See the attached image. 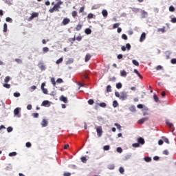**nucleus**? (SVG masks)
I'll list each match as a JSON object with an SVG mask.
<instances>
[{
	"mask_svg": "<svg viewBox=\"0 0 176 176\" xmlns=\"http://www.w3.org/2000/svg\"><path fill=\"white\" fill-rule=\"evenodd\" d=\"M17 155V153L16 152H12V153H10L8 154L9 156L12 157V156H16Z\"/></svg>",
	"mask_w": 176,
	"mask_h": 176,
	"instance_id": "09e8293b",
	"label": "nucleus"
},
{
	"mask_svg": "<svg viewBox=\"0 0 176 176\" xmlns=\"http://www.w3.org/2000/svg\"><path fill=\"white\" fill-rule=\"evenodd\" d=\"M102 14L103 17H107L108 16V12L107 11V10H103L102 11Z\"/></svg>",
	"mask_w": 176,
	"mask_h": 176,
	"instance_id": "f3484780",
	"label": "nucleus"
},
{
	"mask_svg": "<svg viewBox=\"0 0 176 176\" xmlns=\"http://www.w3.org/2000/svg\"><path fill=\"white\" fill-rule=\"evenodd\" d=\"M144 160H145V162H146L147 163H149V162H152V158L150 157H145L144 158Z\"/></svg>",
	"mask_w": 176,
	"mask_h": 176,
	"instance_id": "aec40b11",
	"label": "nucleus"
},
{
	"mask_svg": "<svg viewBox=\"0 0 176 176\" xmlns=\"http://www.w3.org/2000/svg\"><path fill=\"white\" fill-rule=\"evenodd\" d=\"M56 83H64V80H63L62 78H58L56 80Z\"/></svg>",
	"mask_w": 176,
	"mask_h": 176,
	"instance_id": "de8ad7c7",
	"label": "nucleus"
},
{
	"mask_svg": "<svg viewBox=\"0 0 176 176\" xmlns=\"http://www.w3.org/2000/svg\"><path fill=\"white\" fill-rule=\"evenodd\" d=\"M6 21H7L8 23H12L13 19H12V18H10V17H7L6 19Z\"/></svg>",
	"mask_w": 176,
	"mask_h": 176,
	"instance_id": "4c0bfd02",
	"label": "nucleus"
},
{
	"mask_svg": "<svg viewBox=\"0 0 176 176\" xmlns=\"http://www.w3.org/2000/svg\"><path fill=\"white\" fill-rule=\"evenodd\" d=\"M14 97H20V93H17V92L14 93Z\"/></svg>",
	"mask_w": 176,
	"mask_h": 176,
	"instance_id": "338daca9",
	"label": "nucleus"
},
{
	"mask_svg": "<svg viewBox=\"0 0 176 176\" xmlns=\"http://www.w3.org/2000/svg\"><path fill=\"white\" fill-rule=\"evenodd\" d=\"M111 146H109V145H106V146H104L103 147V149L104 151H109Z\"/></svg>",
	"mask_w": 176,
	"mask_h": 176,
	"instance_id": "c9c22d12",
	"label": "nucleus"
},
{
	"mask_svg": "<svg viewBox=\"0 0 176 176\" xmlns=\"http://www.w3.org/2000/svg\"><path fill=\"white\" fill-rule=\"evenodd\" d=\"M169 10H170V12H175V8H174V6H170L169 7Z\"/></svg>",
	"mask_w": 176,
	"mask_h": 176,
	"instance_id": "5fc2aeb1",
	"label": "nucleus"
},
{
	"mask_svg": "<svg viewBox=\"0 0 176 176\" xmlns=\"http://www.w3.org/2000/svg\"><path fill=\"white\" fill-rule=\"evenodd\" d=\"M72 17H74V19H76L77 16H78V12L76 11H73L72 12Z\"/></svg>",
	"mask_w": 176,
	"mask_h": 176,
	"instance_id": "6ab92c4d",
	"label": "nucleus"
},
{
	"mask_svg": "<svg viewBox=\"0 0 176 176\" xmlns=\"http://www.w3.org/2000/svg\"><path fill=\"white\" fill-rule=\"evenodd\" d=\"M60 100L65 102V104H67V102H68V99L67 98H65L64 96H60Z\"/></svg>",
	"mask_w": 176,
	"mask_h": 176,
	"instance_id": "9b49d317",
	"label": "nucleus"
},
{
	"mask_svg": "<svg viewBox=\"0 0 176 176\" xmlns=\"http://www.w3.org/2000/svg\"><path fill=\"white\" fill-rule=\"evenodd\" d=\"M96 133L98 134V137H101L102 135V127L97 126L96 127Z\"/></svg>",
	"mask_w": 176,
	"mask_h": 176,
	"instance_id": "f03ea898",
	"label": "nucleus"
},
{
	"mask_svg": "<svg viewBox=\"0 0 176 176\" xmlns=\"http://www.w3.org/2000/svg\"><path fill=\"white\" fill-rule=\"evenodd\" d=\"M76 41H78V42H80V41H82V36H78L76 37Z\"/></svg>",
	"mask_w": 176,
	"mask_h": 176,
	"instance_id": "052dcab7",
	"label": "nucleus"
},
{
	"mask_svg": "<svg viewBox=\"0 0 176 176\" xmlns=\"http://www.w3.org/2000/svg\"><path fill=\"white\" fill-rule=\"evenodd\" d=\"M98 8H100V6H98V5H94L91 7V10H96L98 9Z\"/></svg>",
	"mask_w": 176,
	"mask_h": 176,
	"instance_id": "473e14b6",
	"label": "nucleus"
},
{
	"mask_svg": "<svg viewBox=\"0 0 176 176\" xmlns=\"http://www.w3.org/2000/svg\"><path fill=\"white\" fill-rule=\"evenodd\" d=\"M120 76H123L124 78H126V76H127V72H126L125 70H122L120 72Z\"/></svg>",
	"mask_w": 176,
	"mask_h": 176,
	"instance_id": "dca6fc26",
	"label": "nucleus"
},
{
	"mask_svg": "<svg viewBox=\"0 0 176 176\" xmlns=\"http://www.w3.org/2000/svg\"><path fill=\"white\" fill-rule=\"evenodd\" d=\"M14 113L15 116H18V118H20V116L19 114L20 113V108L17 107L14 110Z\"/></svg>",
	"mask_w": 176,
	"mask_h": 176,
	"instance_id": "1a4fd4ad",
	"label": "nucleus"
},
{
	"mask_svg": "<svg viewBox=\"0 0 176 176\" xmlns=\"http://www.w3.org/2000/svg\"><path fill=\"white\" fill-rule=\"evenodd\" d=\"M153 98L155 102H159V97H157V95H156L155 94L153 95Z\"/></svg>",
	"mask_w": 176,
	"mask_h": 176,
	"instance_id": "b1692460",
	"label": "nucleus"
},
{
	"mask_svg": "<svg viewBox=\"0 0 176 176\" xmlns=\"http://www.w3.org/2000/svg\"><path fill=\"white\" fill-rule=\"evenodd\" d=\"M166 124H167V126H168L170 129L173 128V126H174L173 123H170L168 120L166 121Z\"/></svg>",
	"mask_w": 176,
	"mask_h": 176,
	"instance_id": "412c9836",
	"label": "nucleus"
},
{
	"mask_svg": "<svg viewBox=\"0 0 176 176\" xmlns=\"http://www.w3.org/2000/svg\"><path fill=\"white\" fill-rule=\"evenodd\" d=\"M32 116H33V118H39V113H33L32 114Z\"/></svg>",
	"mask_w": 176,
	"mask_h": 176,
	"instance_id": "ea45409f",
	"label": "nucleus"
},
{
	"mask_svg": "<svg viewBox=\"0 0 176 176\" xmlns=\"http://www.w3.org/2000/svg\"><path fill=\"white\" fill-rule=\"evenodd\" d=\"M88 104H89V105H93V104H94V100L93 99H89V100H88Z\"/></svg>",
	"mask_w": 176,
	"mask_h": 176,
	"instance_id": "79ce46f5",
	"label": "nucleus"
},
{
	"mask_svg": "<svg viewBox=\"0 0 176 176\" xmlns=\"http://www.w3.org/2000/svg\"><path fill=\"white\" fill-rule=\"evenodd\" d=\"M171 64H176V58H173L170 60Z\"/></svg>",
	"mask_w": 176,
	"mask_h": 176,
	"instance_id": "e2e57ef3",
	"label": "nucleus"
},
{
	"mask_svg": "<svg viewBox=\"0 0 176 176\" xmlns=\"http://www.w3.org/2000/svg\"><path fill=\"white\" fill-rule=\"evenodd\" d=\"M43 93H44V94H47V90L45 88L41 89Z\"/></svg>",
	"mask_w": 176,
	"mask_h": 176,
	"instance_id": "0e129e2a",
	"label": "nucleus"
},
{
	"mask_svg": "<svg viewBox=\"0 0 176 176\" xmlns=\"http://www.w3.org/2000/svg\"><path fill=\"white\" fill-rule=\"evenodd\" d=\"M155 69L157 71H160V69H163V67H162V65H158L155 67Z\"/></svg>",
	"mask_w": 176,
	"mask_h": 176,
	"instance_id": "603ef678",
	"label": "nucleus"
},
{
	"mask_svg": "<svg viewBox=\"0 0 176 176\" xmlns=\"http://www.w3.org/2000/svg\"><path fill=\"white\" fill-rule=\"evenodd\" d=\"M3 87H6V89H10V84H3Z\"/></svg>",
	"mask_w": 176,
	"mask_h": 176,
	"instance_id": "8fccbe9b",
	"label": "nucleus"
},
{
	"mask_svg": "<svg viewBox=\"0 0 176 176\" xmlns=\"http://www.w3.org/2000/svg\"><path fill=\"white\" fill-rule=\"evenodd\" d=\"M115 126H116L118 130H120V131L122 130V126H120V124L116 123V124H115Z\"/></svg>",
	"mask_w": 176,
	"mask_h": 176,
	"instance_id": "c03bdc74",
	"label": "nucleus"
},
{
	"mask_svg": "<svg viewBox=\"0 0 176 176\" xmlns=\"http://www.w3.org/2000/svg\"><path fill=\"white\" fill-rule=\"evenodd\" d=\"M115 96H116V97L120 98V94L118 91L115 92Z\"/></svg>",
	"mask_w": 176,
	"mask_h": 176,
	"instance_id": "13d9d810",
	"label": "nucleus"
},
{
	"mask_svg": "<svg viewBox=\"0 0 176 176\" xmlns=\"http://www.w3.org/2000/svg\"><path fill=\"white\" fill-rule=\"evenodd\" d=\"M132 63L136 67H138V65H140V63H138V61L134 59L132 60Z\"/></svg>",
	"mask_w": 176,
	"mask_h": 176,
	"instance_id": "393cba45",
	"label": "nucleus"
},
{
	"mask_svg": "<svg viewBox=\"0 0 176 176\" xmlns=\"http://www.w3.org/2000/svg\"><path fill=\"white\" fill-rule=\"evenodd\" d=\"M129 109L131 112H135V111H137V109H135V106L134 105L131 106Z\"/></svg>",
	"mask_w": 176,
	"mask_h": 176,
	"instance_id": "4be33fe9",
	"label": "nucleus"
},
{
	"mask_svg": "<svg viewBox=\"0 0 176 176\" xmlns=\"http://www.w3.org/2000/svg\"><path fill=\"white\" fill-rule=\"evenodd\" d=\"M122 38L124 39V41H127V35L123 34L122 35Z\"/></svg>",
	"mask_w": 176,
	"mask_h": 176,
	"instance_id": "6e6d98bb",
	"label": "nucleus"
},
{
	"mask_svg": "<svg viewBox=\"0 0 176 176\" xmlns=\"http://www.w3.org/2000/svg\"><path fill=\"white\" fill-rule=\"evenodd\" d=\"M64 176H71V173L69 172H65L64 174H63Z\"/></svg>",
	"mask_w": 176,
	"mask_h": 176,
	"instance_id": "69168bd1",
	"label": "nucleus"
},
{
	"mask_svg": "<svg viewBox=\"0 0 176 176\" xmlns=\"http://www.w3.org/2000/svg\"><path fill=\"white\" fill-rule=\"evenodd\" d=\"M80 160L82 163H87V159L86 158V157H82Z\"/></svg>",
	"mask_w": 176,
	"mask_h": 176,
	"instance_id": "c756f323",
	"label": "nucleus"
},
{
	"mask_svg": "<svg viewBox=\"0 0 176 176\" xmlns=\"http://www.w3.org/2000/svg\"><path fill=\"white\" fill-rule=\"evenodd\" d=\"M118 105H119V103H118V101L114 100L113 102V108H116V107H118Z\"/></svg>",
	"mask_w": 176,
	"mask_h": 176,
	"instance_id": "2f4dec72",
	"label": "nucleus"
},
{
	"mask_svg": "<svg viewBox=\"0 0 176 176\" xmlns=\"http://www.w3.org/2000/svg\"><path fill=\"white\" fill-rule=\"evenodd\" d=\"M50 13H54V12H58V10L54 6L53 8L49 10Z\"/></svg>",
	"mask_w": 176,
	"mask_h": 176,
	"instance_id": "ddd939ff",
	"label": "nucleus"
},
{
	"mask_svg": "<svg viewBox=\"0 0 176 176\" xmlns=\"http://www.w3.org/2000/svg\"><path fill=\"white\" fill-rule=\"evenodd\" d=\"M69 23H71V19H69V18H64L61 23V25H67V24H69Z\"/></svg>",
	"mask_w": 176,
	"mask_h": 176,
	"instance_id": "7ed1b4c3",
	"label": "nucleus"
},
{
	"mask_svg": "<svg viewBox=\"0 0 176 176\" xmlns=\"http://www.w3.org/2000/svg\"><path fill=\"white\" fill-rule=\"evenodd\" d=\"M38 16H39L38 12L32 13L31 16L28 19V21H31L32 19H35V17H38Z\"/></svg>",
	"mask_w": 176,
	"mask_h": 176,
	"instance_id": "39448f33",
	"label": "nucleus"
},
{
	"mask_svg": "<svg viewBox=\"0 0 176 176\" xmlns=\"http://www.w3.org/2000/svg\"><path fill=\"white\" fill-rule=\"evenodd\" d=\"M76 40V37L74 36V38H69V41L71 42L72 43H74V42H75Z\"/></svg>",
	"mask_w": 176,
	"mask_h": 176,
	"instance_id": "e433bc0d",
	"label": "nucleus"
},
{
	"mask_svg": "<svg viewBox=\"0 0 176 176\" xmlns=\"http://www.w3.org/2000/svg\"><path fill=\"white\" fill-rule=\"evenodd\" d=\"M93 17H94V15L92 13L88 14V15H87L88 20H90L91 19H93Z\"/></svg>",
	"mask_w": 176,
	"mask_h": 176,
	"instance_id": "7c9ffc66",
	"label": "nucleus"
},
{
	"mask_svg": "<svg viewBox=\"0 0 176 176\" xmlns=\"http://www.w3.org/2000/svg\"><path fill=\"white\" fill-rule=\"evenodd\" d=\"M51 83H52L53 86L55 87L56 86V79L54 78H51Z\"/></svg>",
	"mask_w": 176,
	"mask_h": 176,
	"instance_id": "a878e982",
	"label": "nucleus"
},
{
	"mask_svg": "<svg viewBox=\"0 0 176 176\" xmlns=\"http://www.w3.org/2000/svg\"><path fill=\"white\" fill-rule=\"evenodd\" d=\"M117 152H118V153H122L123 152V149H122V147H118Z\"/></svg>",
	"mask_w": 176,
	"mask_h": 176,
	"instance_id": "a18cd8bd",
	"label": "nucleus"
},
{
	"mask_svg": "<svg viewBox=\"0 0 176 176\" xmlns=\"http://www.w3.org/2000/svg\"><path fill=\"white\" fill-rule=\"evenodd\" d=\"M148 119H149V118H148V117L143 118L139 120L138 121V123L139 124H144V123H145V122H146L147 120H148Z\"/></svg>",
	"mask_w": 176,
	"mask_h": 176,
	"instance_id": "423d86ee",
	"label": "nucleus"
},
{
	"mask_svg": "<svg viewBox=\"0 0 176 176\" xmlns=\"http://www.w3.org/2000/svg\"><path fill=\"white\" fill-rule=\"evenodd\" d=\"M138 144H141V145H144L145 144V140L142 138H139L138 140Z\"/></svg>",
	"mask_w": 176,
	"mask_h": 176,
	"instance_id": "f8f14e48",
	"label": "nucleus"
},
{
	"mask_svg": "<svg viewBox=\"0 0 176 176\" xmlns=\"http://www.w3.org/2000/svg\"><path fill=\"white\" fill-rule=\"evenodd\" d=\"M112 87H111V85H107V93H111V91H112Z\"/></svg>",
	"mask_w": 176,
	"mask_h": 176,
	"instance_id": "bb28decb",
	"label": "nucleus"
},
{
	"mask_svg": "<svg viewBox=\"0 0 176 176\" xmlns=\"http://www.w3.org/2000/svg\"><path fill=\"white\" fill-rule=\"evenodd\" d=\"M85 32L87 35H90V34H91V30L90 28H87L85 29Z\"/></svg>",
	"mask_w": 176,
	"mask_h": 176,
	"instance_id": "a211bd4d",
	"label": "nucleus"
},
{
	"mask_svg": "<svg viewBox=\"0 0 176 176\" xmlns=\"http://www.w3.org/2000/svg\"><path fill=\"white\" fill-rule=\"evenodd\" d=\"M132 146H133V148H138L140 147V143H133Z\"/></svg>",
	"mask_w": 176,
	"mask_h": 176,
	"instance_id": "a19ab883",
	"label": "nucleus"
},
{
	"mask_svg": "<svg viewBox=\"0 0 176 176\" xmlns=\"http://www.w3.org/2000/svg\"><path fill=\"white\" fill-rule=\"evenodd\" d=\"M42 107H50V103L49 100H44L42 104Z\"/></svg>",
	"mask_w": 176,
	"mask_h": 176,
	"instance_id": "9d476101",
	"label": "nucleus"
},
{
	"mask_svg": "<svg viewBox=\"0 0 176 176\" xmlns=\"http://www.w3.org/2000/svg\"><path fill=\"white\" fill-rule=\"evenodd\" d=\"M91 58V55H90V54H87L85 58V63H87V61H89Z\"/></svg>",
	"mask_w": 176,
	"mask_h": 176,
	"instance_id": "4468645a",
	"label": "nucleus"
},
{
	"mask_svg": "<svg viewBox=\"0 0 176 176\" xmlns=\"http://www.w3.org/2000/svg\"><path fill=\"white\" fill-rule=\"evenodd\" d=\"M116 87L118 89H122V84L120 82H118L116 84Z\"/></svg>",
	"mask_w": 176,
	"mask_h": 176,
	"instance_id": "4d7b16f0",
	"label": "nucleus"
},
{
	"mask_svg": "<svg viewBox=\"0 0 176 176\" xmlns=\"http://www.w3.org/2000/svg\"><path fill=\"white\" fill-rule=\"evenodd\" d=\"M157 32L164 34V32H166V27L163 26V28L157 29Z\"/></svg>",
	"mask_w": 176,
	"mask_h": 176,
	"instance_id": "2eb2a0df",
	"label": "nucleus"
},
{
	"mask_svg": "<svg viewBox=\"0 0 176 176\" xmlns=\"http://www.w3.org/2000/svg\"><path fill=\"white\" fill-rule=\"evenodd\" d=\"M7 131H8V133H12V131H13V128L11 126L8 127Z\"/></svg>",
	"mask_w": 176,
	"mask_h": 176,
	"instance_id": "49530a36",
	"label": "nucleus"
},
{
	"mask_svg": "<svg viewBox=\"0 0 176 176\" xmlns=\"http://www.w3.org/2000/svg\"><path fill=\"white\" fill-rule=\"evenodd\" d=\"M3 32H8V24H3Z\"/></svg>",
	"mask_w": 176,
	"mask_h": 176,
	"instance_id": "cd10ccee",
	"label": "nucleus"
},
{
	"mask_svg": "<svg viewBox=\"0 0 176 176\" xmlns=\"http://www.w3.org/2000/svg\"><path fill=\"white\" fill-rule=\"evenodd\" d=\"M99 107H101V108H106L107 104L105 102H101L99 104Z\"/></svg>",
	"mask_w": 176,
	"mask_h": 176,
	"instance_id": "c85d7f7f",
	"label": "nucleus"
},
{
	"mask_svg": "<svg viewBox=\"0 0 176 176\" xmlns=\"http://www.w3.org/2000/svg\"><path fill=\"white\" fill-rule=\"evenodd\" d=\"M63 4V1H59L56 4H54V7L56 8L58 12H60V9H61V5Z\"/></svg>",
	"mask_w": 176,
	"mask_h": 176,
	"instance_id": "20e7f679",
	"label": "nucleus"
},
{
	"mask_svg": "<svg viewBox=\"0 0 176 176\" xmlns=\"http://www.w3.org/2000/svg\"><path fill=\"white\" fill-rule=\"evenodd\" d=\"M119 171H120V174H124V168L120 167Z\"/></svg>",
	"mask_w": 176,
	"mask_h": 176,
	"instance_id": "58836bf2",
	"label": "nucleus"
},
{
	"mask_svg": "<svg viewBox=\"0 0 176 176\" xmlns=\"http://www.w3.org/2000/svg\"><path fill=\"white\" fill-rule=\"evenodd\" d=\"M164 141L166 144H170V141H168V138H164Z\"/></svg>",
	"mask_w": 176,
	"mask_h": 176,
	"instance_id": "680f3d73",
	"label": "nucleus"
},
{
	"mask_svg": "<svg viewBox=\"0 0 176 176\" xmlns=\"http://www.w3.org/2000/svg\"><path fill=\"white\" fill-rule=\"evenodd\" d=\"M43 53H47V52H49V47H44L43 48Z\"/></svg>",
	"mask_w": 176,
	"mask_h": 176,
	"instance_id": "f704fd0d",
	"label": "nucleus"
},
{
	"mask_svg": "<svg viewBox=\"0 0 176 176\" xmlns=\"http://www.w3.org/2000/svg\"><path fill=\"white\" fill-rule=\"evenodd\" d=\"M56 64H60V63H63V58H60L56 60Z\"/></svg>",
	"mask_w": 176,
	"mask_h": 176,
	"instance_id": "864d4df0",
	"label": "nucleus"
},
{
	"mask_svg": "<svg viewBox=\"0 0 176 176\" xmlns=\"http://www.w3.org/2000/svg\"><path fill=\"white\" fill-rule=\"evenodd\" d=\"M128 97H129V95L127 94V92L122 91L120 93V100H122V101H124L127 100Z\"/></svg>",
	"mask_w": 176,
	"mask_h": 176,
	"instance_id": "f257e3e1",
	"label": "nucleus"
},
{
	"mask_svg": "<svg viewBox=\"0 0 176 176\" xmlns=\"http://www.w3.org/2000/svg\"><path fill=\"white\" fill-rule=\"evenodd\" d=\"M15 61H16V63H17V64H22L23 63V60L20 58H15Z\"/></svg>",
	"mask_w": 176,
	"mask_h": 176,
	"instance_id": "72a5a7b5",
	"label": "nucleus"
},
{
	"mask_svg": "<svg viewBox=\"0 0 176 176\" xmlns=\"http://www.w3.org/2000/svg\"><path fill=\"white\" fill-rule=\"evenodd\" d=\"M170 21H171V23H176V18L175 17L172 18Z\"/></svg>",
	"mask_w": 176,
	"mask_h": 176,
	"instance_id": "774afa93",
	"label": "nucleus"
},
{
	"mask_svg": "<svg viewBox=\"0 0 176 176\" xmlns=\"http://www.w3.org/2000/svg\"><path fill=\"white\" fill-rule=\"evenodd\" d=\"M47 124H49V121H47L46 119H43L41 122L42 127H47Z\"/></svg>",
	"mask_w": 176,
	"mask_h": 176,
	"instance_id": "0eeeda50",
	"label": "nucleus"
},
{
	"mask_svg": "<svg viewBox=\"0 0 176 176\" xmlns=\"http://www.w3.org/2000/svg\"><path fill=\"white\" fill-rule=\"evenodd\" d=\"M119 25H120V23H115V24L113 25V28L115 30L116 28H118V27H119Z\"/></svg>",
	"mask_w": 176,
	"mask_h": 176,
	"instance_id": "bf43d9fd",
	"label": "nucleus"
},
{
	"mask_svg": "<svg viewBox=\"0 0 176 176\" xmlns=\"http://www.w3.org/2000/svg\"><path fill=\"white\" fill-rule=\"evenodd\" d=\"M9 80H10V77H9V76H6V77L5 78V79H4V82H5L6 83H8V82H9Z\"/></svg>",
	"mask_w": 176,
	"mask_h": 176,
	"instance_id": "3c124183",
	"label": "nucleus"
},
{
	"mask_svg": "<svg viewBox=\"0 0 176 176\" xmlns=\"http://www.w3.org/2000/svg\"><path fill=\"white\" fill-rule=\"evenodd\" d=\"M146 38V34L145 32H143L140 36V42H144Z\"/></svg>",
	"mask_w": 176,
	"mask_h": 176,
	"instance_id": "6e6552de",
	"label": "nucleus"
},
{
	"mask_svg": "<svg viewBox=\"0 0 176 176\" xmlns=\"http://www.w3.org/2000/svg\"><path fill=\"white\" fill-rule=\"evenodd\" d=\"M82 26L80 24L77 25L76 27V31H80L82 30Z\"/></svg>",
	"mask_w": 176,
	"mask_h": 176,
	"instance_id": "5701e85b",
	"label": "nucleus"
},
{
	"mask_svg": "<svg viewBox=\"0 0 176 176\" xmlns=\"http://www.w3.org/2000/svg\"><path fill=\"white\" fill-rule=\"evenodd\" d=\"M125 47L126 49H127V50H130V49H131V45H130V43H126Z\"/></svg>",
	"mask_w": 176,
	"mask_h": 176,
	"instance_id": "37998d69",
	"label": "nucleus"
}]
</instances>
